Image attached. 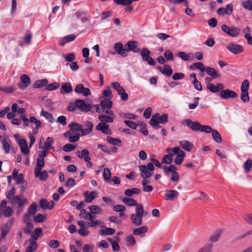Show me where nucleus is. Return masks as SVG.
Instances as JSON below:
<instances>
[{
	"label": "nucleus",
	"instance_id": "obj_1",
	"mask_svg": "<svg viewBox=\"0 0 252 252\" xmlns=\"http://www.w3.org/2000/svg\"><path fill=\"white\" fill-rule=\"evenodd\" d=\"M146 214L144 212L142 205L139 204L137 207H136L135 214H131L130 216L132 223L136 226H140L142 223L143 217Z\"/></svg>",
	"mask_w": 252,
	"mask_h": 252
},
{
	"label": "nucleus",
	"instance_id": "obj_2",
	"mask_svg": "<svg viewBox=\"0 0 252 252\" xmlns=\"http://www.w3.org/2000/svg\"><path fill=\"white\" fill-rule=\"evenodd\" d=\"M184 123H186L187 126L191 129L192 131L201 132L208 131L210 129L209 126L207 125H202L201 124L196 121H192L191 119H187Z\"/></svg>",
	"mask_w": 252,
	"mask_h": 252
},
{
	"label": "nucleus",
	"instance_id": "obj_3",
	"mask_svg": "<svg viewBox=\"0 0 252 252\" xmlns=\"http://www.w3.org/2000/svg\"><path fill=\"white\" fill-rule=\"evenodd\" d=\"M168 122V116L167 114H163L161 116L158 113L153 115L150 121V124L155 128L160 127L159 123L165 124Z\"/></svg>",
	"mask_w": 252,
	"mask_h": 252
},
{
	"label": "nucleus",
	"instance_id": "obj_4",
	"mask_svg": "<svg viewBox=\"0 0 252 252\" xmlns=\"http://www.w3.org/2000/svg\"><path fill=\"white\" fill-rule=\"evenodd\" d=\"M139 168L141 172L140 175L142 178H150L153 174L155 167L152 163L149 162L147 165H139Z\"/></svg>",
	"mask_w": 252,
	"mask_h": 252
},
{
	"label": "nucleus",
	"instance_id": "obj_5",
	"mask_svg": "<svg viewBox=\"0 0 252 252\" xmlns=\"http://www.w3.org/2000/svg\"><path fill=\"white\" fill-rule=\"evenodd\" d=\"M112 106V102L108 99H105L101 101L100 104L96 105V111L97 113L105 112L107 110H111V108Z\"/></svg>",
	"mask_w": 252,
	"mask_h": 252
},
{
	"label": "nucleus",
	"instance_id": "obj_6",
	"mask_svg": "<svg viewBox=\"0 0 252 252\" xmlns=\"http://www.w3.org/2000/svg\"><path fill=\"white\" fill-rule=\"evenodd\" d=\"M222 31L233 37L238 36L240 32V29L238 28L233 27L229 28L226 25H222L221 26Z\"/></svg>",
	"mask_w": 252,
	"mask_h": 252
},
{
	"label": "nucleus",
	"instance_id": "obj_7",
	"mask_svg": "<svg viewBox=\"0 0 252 252\" xmlns=\"http://www.w3.org/2000/svg\"><path fill=\"white\" fill-rule=\"evenodd\" d=\"M105 114L108 115L106 116L105 115H100L98 116V119L101 123H111L113 122L114 119L115 118V115L114 113L112 110H107L105 111V112H103Z\"/></svg>",
	"mask_w": 252,
	"mask_h": 252
},
{
	"label": "nucleus",
	"instance_id": "obj_8",
	"mask_svg": "<svg viewBox=\"0 0 252 252\" xmlns=\"http://www.w3.org/2000/svg\"><path fill=\"white\" fill-rule=\"evenodd\" d=\"M150 51L146 48L142 49L141 51V55L142 59L144 61L147 62L149 65H155L156 64V62L150 56Z\"/></svg>",
	"mask_w": 252,
	"mask_h": 252
},
{
	"label": "nucleus",
	"instance_id": "obj_9",
	"mask_svg": "<svg viewBox=\"0 0 252 252\" xmlns=\"http://www.w3.org/2000/svg\"><path fill=\"white\" fill-rule=\"evenodd\" d=\"M74 92L78 94H81L84 96H88L91 94V90L85 87L82 84H78L74 89Z\"/></svg>",
	"mask_w": 252,
	"mask_h": 252
},
{
	"label": "nucleus",
	"instance_id": "obj_10",
	"mask_svg": "<svg viewBox=\"0 0 252 252\" xmlns=\"http://www.w3.org/2000/svg\"><path fill=\"white\" fill-rule=\"evenodd\" d=\"M226 48L234 54H239L244 51V48L242 45L235 43L228 44Z\"/></svg>",
	"mask_w": 252,
	"mask_h": 252
},
{
	"label": "nucleus",
	"instance_id": "obj_11",
	"mask_svg": "<svg viewBox=\"0 0 252 252\" xmlns=\"http://www.w3.org/2000/svg\"><path fill=\"white\" fill-rule=\"evenodd\" d=\"M220 97L224 99L234 98L237 97V93L229 89L222 90L220 94Z\"/></svg>",
	"mask_w": 252,
	"mask_h": 252
},
{
	"label": "nucleus",
	"instance_id": "obj_12",
	"mask_svg": "<svg viewBox=\"0 0 252 252\" xmlns=\"http://www.w3.org/2000/svg\"><path fill=\"white\" fill-rule=\"evenodd\" d=\"M75 105L80 110L85 112H88L92 108L91 104L86 103L84 100L82 99H77L75 101Z\"/></svg>",
	"mask_w": 252,
	"mask_h": 252
},
{
	"label": "nucleus",
	"instance_id": "obj_13",
	"mask_svg": "<svg viewBox=\"0 0 252 252\" xmlns=\"http://www.w3.org/2000/svg\"><path fill=\"white\" fill-rule=\"evenodd\" d=\"M42 229L41 228H36L31 234L32 238L28 240L29 243L37 245L36 240L42 234Z\"/></svg>",
	"mask_w": 252,
	"mask_h": 252
},
{
	"label": "nucleus",
	"instance_id": "obj_14",
	"mask_svg": "<svg viewBox=\"0 0 252 252\" xmlns=\"http://www.w3.org/2000/svg\"><path fill=\"white\" fill-rule=\"evenodd\" d=\"M54 143V140L53 138L48 137L47 138L46 142L44 143V144H42L41 143V142L39 143V149H45L47 150H49L50 149L53 150L54 151L55 150V148L53 146V145Z\"/></svg>",
	"mask_w": 252,
	"mask_h": 252
},
{
	"label": "nucleus",
	"instance_id": "obj_15",
	"mask_svg": "<svg viewBox=\"0 0 252 252\" xmlns=\"http://www.w3.org/2000/svg\"><path fill=\"white\" fill-rule=\"evenodd\" d=\"M114 49L118 54L123 57L127 55L128 51L126 49L124 48L123 45L121 42H117L114 45Z\"/></svg>",
	"mask_w": 252,
	"mask_h": 252
},
{
	"label": "nucleus",
	"instance_id": "obj_16",
	"mask_svg": "<svg viewBox=\"0 0 252 252\" xmlns=\"http://www.w3.org/2000/svg\"><path fill=\"white\" fill-rule=\"evenodd\" d=\"M1 143L2 145V149L5 154L9 153L12 148V144L11 140L7 137L4 138L1 140Z\"/></svg>",
	"mask_w": 252,
	"mask_h": 252
},
{
	"label": "nucleus",
	"instance_id": "obj_17",
	"mask_svg": "<svg viewBox=\"0 0 252 252\" xmlns=\"http://www.w3.org/2000/svg\"><path fill=\"white\" fill-rule=\"evenodd\" d=\"M233 10V6L232 4H229L226 6L225 8L221 7L218 9L217 13L219 15L223 16L224 15H230Z\"/></svg>",
	"mask_w": 252,
	"mask_h": 252
},
{
	"label": "nucleus",
	"instance_id": "obj_18",
	"mask_svg": "<svg viewBox=\"0 0 252 252\" xmlns=\"http://www.w3.org/2000/svg\"><path fill=\"white\" fill-rule=\"evenodd\" d=\"M21 152L24 155H28L30 153V150L27 145V142L24 138H21L18 140Z\"/></svg>",
	"mask_w": 252,
	"mask_h": 252
},
{
	"label": "nucleus",
	"instance_id": "obj_19",
	"mask_svg": "<svg viewBox=\"0 0 252 252\" xmlns=\"http://www.w3.org/2000/svg\"><path fill=\"white\" fill-rule=\"evenodd\" d=\"M224 86L221 83H218L216 86L213 83L208 84L207 85V89L214 93H218L222 90Z\"/></svg>",
	"mask_w": 252,
	"mask_h": 252
},
{
	"label": "nucleus",
	"instance_id": "obj_20",
	"mask_svg": "<svg viewBox=\"0 0 252 252\" xmlns=\"http://www.w3.org/2000/svg\"><path fill=\"white\" fill-rule=\"evenodd\" d=\"M179 192L175 190H167L165 191L164 195L166 200H173L179 195Z\"/></svg>",
	"mask_w": 252,
	"mask_h": 252
},
{
	"label": "nucleus",
	"instance_id": "obj_21",
	"mask_svg": "<svg viewBox=\"0 0 252 252\" xmlns=\"http://www.w3.org/2000/svg\"><path fill=\"white\" fill-rule=\"evenodd\" d=\"M96 129L101 131L105 134H110L111 130L109 128V126L104 123H100L96 126Z\"/></svg>",
	"mask_w": 252,
	"mask_h": 252
},
{
	"label": "nucleus",
	"instance_id": "obj_22",
	"mask_svg": "<svg viewBox=\"0 0 252 252\" xmlns=\"http://www.w3.org/2000/svg\"><path fill=\"white\" fill-rule=\"evenodd\" d=\"M209 127L210 129L208 131H207L205 132L207 133H211L214 140L218 143H221L222 142V139L221 135L219 132L215 129H213L210 126H209Z\"/></svg>",
	"mask_w": 252,
	"mask_h": 252
},
{
	"label": "nucleus",
	"instance_id": "obj_23",
	"mask_svg": "<svg viewBox=\"0 0 252 252\" xmlns=\"http://www.w3.org/2000/svg\"><path fill=\"white\" fill-rule=\"evenodd\" d=\"M21 83L19 85V88L25 89L29 86L30 83V78L27 75H22L20 77Z\"/></svg>",
	"mask_w": 252,
	"mask_h": 252
},
{
	"label": "nucleus",
	"instance_id": "obj_24",
	"mask_svg": "<svg viewBox=\"0 0 252 252\" xmlns=\"http://www.w3.org/2000/svg\"><path fill=\"white\" fill-rule=\"evenodd\" d=\"M77 156L80 158H83L85 161L91 160L89 156V152L87 149H83L81 151H77L76 153Z\"/></svg>",
	"mask_w": 252,
	"mask_h": 252
},
{
	"label": "nucleus",
	"instance_id": "obj_25",
	"mask_svg": "<svg viewBox=\"0 0 252 252\" xmlns=\"http://www.w3.org/2000/svg\"><path fill=\"white\" fill-rule=\"evenodd\" d=\"M97 195V193L95 191H93L91 192H89L88 191H86L84 193V196L85 197V202L87 203L91 202L94 199H95Z\"/></svg>",
	"mask_w": 252,
	"mask_h": 252
},
{
	"label": "nucleus",
	"instance_id": "obj_26",
	"mask_svg": "<svg viewBox=\"0 0 252 252\" xmlns=\"http://www.w3.org/2000/svg\"><path fill=\"white\" fill-rule=\"evenodd\" d=\"M179 145L183 149L188 152L190 151L193 147V144L191 142L187 140L180 141Z\"/></svg>",
	"mask_w": 252,
	"mask_h": 252
},
{
	"label": "nucleus",
	"instance_id": "obj_27",
	"mask_svg": "<svg viewBox=\"0 0 252 252\" xmlns=\"http://www.w3.org/2000/svg\"><path fill=\"white\" fill-rule=\"evenodd\" d=\"M223 232L222 229L217 230L210 236L209 238L210 241L213 243L217 242L223 233Z\"/></svg>",
	"mask_w": 252,
	"mask_h": 252
},
{
	"label": "nucleus",
	"instance_id": "obj_28",
	"mask_svg": "<svg viewBox=\"0 0 252 252\" xmlns=\"http://www.w3.org/2000/svg\"><path fill=\"white\" fill-rule=\"evenodd\" d=\"M68 126L70 129V131L72 132V133L74 131L76 132L80 131L81 133H82L83 126L80 124L73 122L70 123ZM81 135H82V134Z\"/></svg>",
	"mask_w": 252,
	"mask_h": 252
},
{
	"label": "nucleus",
	"instance_id": "obj_29",
	"mask_svg": "<svg viewBox=\"0 0 252 252\" xmlns=\"http://www.w3.org/2000/svg\"><path fill=\"white\" fill-rule=\"evenodd\" d=\"M64 136L68 138V140L70 142H76L79 141L80 138V134H76L72 135V132L71 131H67L64 134Z\"/></svg>",
	"mask_w": 252,
	"mask_h": 252
},
{
	"label": "nucleus",
	"instance_id": "obj_30",
	"mask_svg": "<svg viewBox=\"0 0 252 252\" xmlns=\"http://www.w3.org/2000/svg\"><path fill=\"white\" fill-rule=\"evenodd\" d=\"M95 217L94 216H92L91 217V219H90L89 220L90 222L88 223V225L92 227H94L96 226L100 225L101 227H105V226L103 225V222L100 220H94Z\"/></svg>",
	"mask_w": 252,
	"mask_h": 252
},
{
	"label": "nucleus",
	"instance_id": "obj_31",
	"mask_svg": "<svg viewBox=\"0 0 252 252\" xmlns=\"http://www.w3.org/2000/svg\"><path fill=\"white\" fill-rule=\"evenodd\" d=\"M127 47L129 50L134 53H138L140 52V49L138 47V42L135 41H129L127 43Z\"/></svg>",
	"mask_w": 252,
	"mask_h": 252
},
{
	"label": "nucleus",
	"instance_id": "obj_32",
	"mask_svg": "<svg viewBox=\"0 0 252 252\" xmlns=\"http://www.w3.org/2000/svg\"><path fill=\"white\" fill-rule=\"evenodd\" d=\"M148 231V227L142 226L133 230V234L135 235H142L141 237L145 236V234Z\"/></svg>",
	"mask_w": 252,
	"mask_h": 252
},
{
	"label": "nucleus",
	"instance_id": "obj_33",
	"mask_svg": "<svg viewBox=\"0 0 252 252\" xmlns=\"http://www.w3.org/2000/svg\"><path fill=\"white\" fill-rule=\"evenodd\" d=\"M72 91V88L69 83H63L60 88V93L62 94L69 93Z\"/></svg>",
	"mask_w": 252,
	"mask_h": 252
},
{
	"label": "nucleus",
	"instance_id": "obj_34",
	"mask_svg": "<svg viewBox=\"0 0 252 252\" xmlns=\"http://www.w3.org/2000/svg\"><path fill=\"white\" fill-rule=\"evenodd\" d=\"M85 126L86 128L83 129L82 133V136L87 135L92 131L93 125L90 121H87L85 122Z\"/></svg>",
	"mask_w": 252,
	"mask_h": 252
},
{
	"label": "nucleus",
	"instance_id": "obj_35",
	"mask_svg": "<svg viewBox=\"0 0 252 252\" xmlns=\"http://www.w3.org/2000/svg\"><path fill=\"white\" fill-rule=\"evenodd\" d=\"M11 204L13 206L21 207L22 206L26 200H21L18 196H16L13 197L11 199Z\"/></svg>",
	"mask_w": 252,
	"mask_h": 252
},
{
	"label": "nucleus",
	"instance_id": "obj_36",
	"mask_svg": "<svg viewBox=\"0 0 252 252\" xmlns=\"http://www.w3.org/2000/svg\"><path fill=\"white\" fill-rule=\"evenodd\" d=\"M34 172L35 176L39 178L40 181H45L48 177V174L46 171H41V170L40 171H37L35 170L34 171Z\"/></svg>",
	"mask_w": 252,
	"mask_h": 252
},
{
	"label": "nucleus",
	"instance_id": "obj_37",
	"mask_svg": "<svg viewBox=\"0 0 252 252\" xmlns=\"http://www.w3.org/2000/svg\"><path fill=\"white\" fill-rule=\"evenodd\" d=\"M76 35L73 34L66 35L60 41V44L63 46L66 43L73 41L76 38Z\"/></svg>",
	"mask_w": 252,
	"mask_h": 252
},
{
	"label": "nucleus",
	"instance_id": "obj_38",
	"mask_svg": "<svg viewBox=\"0 0 252 252\" xmlns=\"http://www.w3.org/2000/svg\"><path fill=\"white\" fill-rule=\"evenodd\" d=\"M186 156L185 153L182 150L177 155L175 159V163L177 165H180L183 162L184 158Z\"/></svg>",
	"mask_w": 252,
	"mask_h": 252
},
{
	"label": "nucleus",
	"instance_id": "obj_39",
	"mask_svg": "<svg viewBox=\"0 0 252 252\" xmlns=\"http://www.w3.org/2000/svg\"><path fill=\"white\" fill-rule=\"evenodd\" d=\"M123 202L126 204V205L129 206H135L136 207H137V206L139 204L137 203V202L131 198L129 197H125L122 199Z\"/></svg>",
	"mask_w": 252,
	"mask_h": 252
},
{
	"label": "nucleus",
	"instance_id": "obj_40",
	"mask_svg": "<svg viewBox=\"0 0 252 252\" xmlns=\"http://www.w3.org/2000/svg\"><path fill=\"white\" fill-rule=\"evenodd\" d=\"M207 74L212 76L213 78H216L219 76L217 71L214 68L211 67H206L205 68V70Z\"/></svg>",
	"mask_w": 252,
	"mask_h": 252
},
{
	"label": "nucleus",
	"instance_id": "obj_41",
	"mask_svg": "<svg viewBox=\"0 0 252 252\" xmlns=\"http://www.w3.org/2000/svg\"><path fill=\"white\" fill-rule=\"evenodd\" d=\"M140 191V189L138 188L127 189L125 191V194L127 197H131L134 194H138Z\"/></svg>",
	"mask_w": 252,
	"mask_h": 252
},
{
	"label": "nucleus",
	"instance_id": "obj_42",
	"mask_svg": "<svg viewBox=\"0 0 252 252\" xmlns=\"http://www.w3.org/2000/svg\"><path fill=\"white\" fill-rule=\"evenodd\" d=\"M48 83V80L46 79H43L36 81L33 85L34 88H40L43 86H46Z\"/></svg>",
	"mask_w": 252,
	"mask_h": 252
},
{
	"label": "nucleus",
	"instance_id": "obj_43",
	"mask_svg": "<svg viewBox=\"0 0 252 252\" xmlns=\"http://www.w3.org/2000/svg\"><path fill=\"white\" fill-rule=\"evenodd\" d=\"M189 68L191 70L194 69V68H196L199 69L201 71L203 72L205 70V67L204 64L201 62H197L195 63H193L191 65H190Z\"/></svg>",
	"mask_w": 252,
	"mask_h": 252
},
{
	"label": "nucleus",
	"instance_id": "obj_44",
	"mask_svg": "<svg viewBox=\"0 0 252 252\" xmlns=\"http://www.w3.org/2000/svg\"><path fill=\"white\" fill-rule=\"evenodd\" d=\"M181 150L178 147H175L173 149L170 148L166 149V152L168 155L171 156V158H173L175 155H177Z\"/></svg>",
	"mask_w": 252,
	"mask_h": 252
},
{
	"label": "nucleus",
	"instance_id": "obj_45",
	"mask_svg": "<svg viewBox=\"0 0 252 252\" xmlns=\"http://www.w3.org/2000/svg\"><path fill=\"white\" fill-rule=\"evenodd\" d=\"M177 56L179 58H181L182 60L188 61L191 60L190 58L192 56L191 54H187L185 52H179Z\"/></svg>",
	"mask_w": 252,
	"mask_h": 252
},
{
	"label": "nucleus",
	"instance_id": "obj_46",
	"mask_svg": "<svg viewBox=\"0 0 252 252\" xmlns=\"http://www.w3.org/2000/svg\"><path fill=\"white\" fill-rule=\"evenodd\" d=\"M111 173L110 170L108 168H105L103 170V177L106 182L110 183L111 182L110 178Z\"/></svg>",
	"mask_w": 252,
	"mask_h": 252
},
{
	"label": "nucleus",
	"instance_id": "obj_47",
	"mask_svg": "<svg viewBox=\"0 0 252 252\" xmlns=\"http://www.w3.org/2000/svg\"><path fill=\"white\" fill-rule=\"evenodd\" d=\"M40 116L45 117V118L50 123H53L54 121V119L52 114L42 110L40 113Z\"/></svg>",
	"mask_w": 252,
	"mask_h": 252
},
{
	"label": "nucleus",
	"instance_id": "obj_48",
	"mask_svg": "<svg viewBox=\"0 0 252 252\" xmlns=\"http://www.w3.org/2000/svg\"><path fill=\"white\" fill-rule=\"evenodd\" d=\"M45 165L44 159L40 158H37V164L34 168V171H40Z\"/></svg>",
	"mask_w": 252,
	"mask_h": 252
},
{
	"label": "nucleus",
	"instance_id": "obj_49",
	"mask_svg": "<svg viewBox=\"0 0 252 252\" xmlns=\"http://www.w3.org/2000/svg\"><path fill=\"white\" fill-rule=\"evenodd\" d=\"M107 140L109 143L113 145L118 146L122 145V141L119 139H116L110 136H107Z\"/></svg>",
	"mask_w": 252,
	"mask_h": 252
},
{
	"label": "nucleus",
	"instance_id": "obj_50",
	"mask_svg": "<svg viewBox=\"0 0 252 252\" xmlns=\"http://www.w3.org/2000/svg\"><path fill=\"white\" fill-rule=\"evenodd\" d=\"M115 230L112 228H105L104 229H101L99 231V234L101 236L113 234Z\"/></svg>",
	"mask_w": 252,
	"mask_h": 252
},
{
	"label": "nucleus",
	"instance_id": "obj_51",
	"mask_svg": "<svg viewBox=\"0 0 252 252\" xmlns=\"http://www.w3.org/2000/svg\"><path fill=\"white\" fill-rule=\"evenodd\" d=\"M173 71L170 65L165 64L163 66V71L162 73L166 76H170L172 74Z\"/></svg>",
	"mask_w": 252,
	"mask_h": 252
},
{
	"label": "nucleus",
	"instance_id": "obj_52",
	"mask_svg": "<svg viewBox=\"0 0 252 252\" xmlns=\"http://www.w3.org/2000/svg\"><path fill=\"white\" fill-rule=\"evenodd\" d=\"M126 242L127 246H134L136 243L135 239L132 235H130L127 237Z\"/></svg>",
	"mask_w": 252,
	"mask_h": 252
},
{
	"label": "nucleus",
	"instance_id": "obj_53",
	"mask_svg": "<svg viewBox=\"0 0 252 252\" xmlns=\"http://www.w3.org/2000/svg\"><path fill=\"white\" fill-rule=\"evenodd\" d=\"M252 160L251 159H247L243 165V168L246 172H249L252 168Z\"/></svg>",
	"mask_w": 252,
	"mask_h": 252
},
{
	"label": "nucleus",
	"instance_id": "obj_54",
	"mask_svg": "<svg viewBox=\"0 0 252 252\" xmlns=\"http://www.w3.org/2000/svg\"><path fill=\"white\" fill-rule=\"evenodd\" d=\"M92 214H101L102 212L101 209L96 205H91L89 207Z\"/></svg>",
	"mask_w": 252,
	"mask_h": 252
},
{
	"label": "nucleus",
	"instance_id": "obj_55",
	"mask_svg": "<svg viewBox=\"0 0 252 252\" xmlns=\"http://www.w3.org/2000/svg\"><path fill=\"white\" fill-rule=\"evenodd\" d=\"M14 211L10 207H7L2 212V214L5 218L10 217L13 213Z\"/></svg>",
	"mask_w": 252,
	"mask_h": 252
},
{
	"label": "nucleus",
	"instance_id": "obj_56",
	"mask_svg": "<svg viewBox=\"0 0 252 252\" xmlns=\"http://www.w3.org/2000/svg\"><path fill=\"white\" fill-rule=\"evenodd\" d=\"M79 216L80 217L85 220H89L90 219H91V217L93 216V215L91 213H87L85 210L82 209L80 211Z\"/></svg>",
	"mask_w": 252,
	"mask_h": 252
},
{
	"label": "nucleus",
	"instance_id": "obj_57",
	"mask_svg": "<svg viewBox=\"0 0 252 252\" xmlns=\"http://www.w3.org/2000/svg\"><path fill=\"white\" fill-rule=\"evenodd\" d=\"M118 94L121 96V98L122 100L126 101L128 100V94L125 92L124 88L120 90Z\"/></svg>",
	"mask_w": 252,
	"mask_h": 252
},
{
	"label": "nucleus",
	"instance_id": "obj_58",
	"mask_svg": "<svg viewBox=\"0 0 252 252\" xmlns=\"http://www.w3.org/2000/svg\"><path fill=\"white\" fill-rule=\"evenodd\" d=\"M30 122L31 123L34 124L35 128L37 129L41 126V124L40 121L33 116H32L30 118Z\"/></svg>",
	"mask_w": 252,
	"mask_h": 252
},
{
	"label": "nucleus",
	"instance_id": "obj_59",
	"mask_svg": "<svg viewBox=\"0 0 252 252\" xmlns=\"http://www.w3.org/2000/svg\"><path fill=\"white\" fill-rule=\"evenodd\" d=\"M36 211V204L35 202H33L28 208V212L27 214L30 215H33Z\"/></svg>",
	"mask_w": 252,
	"mask_h": 252
},
{
	"label": "nucleus",
	"instance_id": "obj_60",
	"mask_svg": "<svg viewBox=\"0 0 252 252\" xmlns=\"http://www.w3.org/2000/svg\"><path fill=\"white\" fill-rule=\"evenodd\" d=\"M163 169L166 174L172 173L177 170V167L174 165H171L169 167L164 166Z\"/></svg>",
	"mask_w": 252,
	"mask_h": 252
},
{
	"label": "nucleus",
	"instance_id": "obj_61",
	"mask_svg": "<svg viewBox=\"0 0 252 252\" xmlns=\"http://www.w3.org/2000/svg\"><path fill=\"white\" fill-rule=\"evenodd\" d=\"M241 5L244 8L248 10H252V1L248 0L247 1H244L241 2Z\"/></svg>",
	"mask_w": 252,
	"mask_h": 252
},
{
	"label": "nucleus",
	"instance_id": "obj_62",
	"mask_svg": "<svg viewBox=\"0 0 252 252\" xmlns=\"http://www.w3.org/2000/svg\"><path fill=\"white\" fill-rule=\"evenodd\" d=\"M60 87V84L54 82L46 86V90L48 91H53L57 89Z\"/></svg>",
	"mask_w": 252,
	"mask_h": 252
},
{
	"label": "nucleus",
	"instance_id": "obj_63",
	"mask_svg": "<svg viewBox=\"0 0 252 252\" xmlns=\"http://www.w3.org/2000/svg\"><path fill=\"white\" fill-rule=\"evenodd\" d=\"M46 218V215L38 214L34 217V220L36 222H42L44 221Z\"/></svg>",
	"mask_w": 252,
	"mask_h": 252
},
{
	"label": "nucleus",
	"instance_id": "obj_64",
	"mask_svg": "<svg viewBox=\"0 0 252 252\" xmlns=\"http://www.w3.org/2000/svg\"><path fill=\"white\" fill-rule=\"evenodd\" d=\"M38 248V245L30 243V246L27 247L26 252H34Z\"/></svg>",
	"mask_w": 252,
	"mask_h": 252
}]
</instances>
